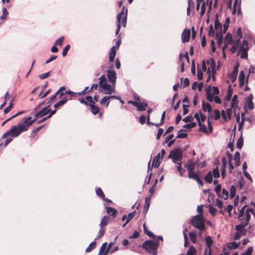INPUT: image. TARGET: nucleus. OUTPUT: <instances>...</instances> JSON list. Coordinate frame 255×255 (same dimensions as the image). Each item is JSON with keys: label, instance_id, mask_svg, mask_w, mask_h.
Masks as SVG:
<instances>
[{"label": "nucleus", "instance_id": "obj_1", "mask_svg": "<svg viewBox=\"0 0 255 255\" xmlns=\"http://www.w3.org/2000/svg\"><path fill=\"white\" fill-rule=\"evenodd\" d=\"M36 119L32 120L31 117L24 118L22 120V123H18L16 126H12L10 129L5 133L2 136V138L7 137L10 136V137L6 138L4 147L6 146L12 140V137L15 138L18 136L22 132L26 131L28 129L29 127L34 123Z\"/></svg>", "mask_w": 255, "mask_h": 255}, {"label": "nucleus", "instance_id": "obj_2", "mask_svg": "<svg viewBox=\"0 0 255 255\" xmlns=\"http://www.w3.org/2000/svg\"><path fill=\"white\" fill-rule=\"evenodd\" d=\"M246 206H243L239 211L238 219L241 222V223L236 225L235 228L238 231L242 230L249 224L251 219V211L252 209L248 208L245 210Z\"/></svg>", "mask_w": 255, "mask_h": 255}, {"label": "nucleus", "instance_id": "obj_3", "mask_svg": "<svg viewBox=\"0 0 255 255\" xmlns=\"http://www.w3.org/2000/svg\"><path fill=\"white\" fill-rule=\"evenodd\" d=\"M99 87L102 93L105 95H111L115 92L116 84H108L107 78L104 75H102L99 78Z\"/></svg>", "mask_w": 255, "mask_h": 255}, {"label": "nucleus", "instance_id": "obj_4", "mask_svg": "<svg viewBox=\"0 0 255 255\" xmlns=\"http://www.w3.org/2000/svg\"><path fill=\"white\" fill-rule=\"evenodd\" d=\"M192 225L199 230L198 236L201 237L202 233L205 229V225L203 215L199 214L195 216L191 220Z\"/></svg>", "mask_w": 255, "mask_h": 255}, {"label": "nucleus", "instance_id": "obj_5", "mask_svg": "<svg viewBox=\"0 0 255 255\" xmlns=\"http://www.w3.org/2000/svg\"><path fill=\"white\" fill-rule=\"evenodd\" d=\"M128 9H125V6L122 8V11L118 14L117 16V28L116 31V34L118 35L121 27V24L123 27H125L127 24Z\"/></svg>", "mask_w": 255, "mask_h": 255}, {"label": "nucleus", "instance_id": "obj_6", "mask_svg": "<svg viewBox=\"0 0 255 255\" xmlns=\"http://www.w3.org/2000/svg\"><path fill=\"white\" fill-rule=\"evenodd\" d=\"M142 247L153 255H156L157 253V249L159 247V243L157 241L154 242L151 240H148L143 243Z\"/></svg>", "mask_w": 255, "mask_h": 255}, {"label": "nucleus", "instance_id": "obj_7", "mask_svg": "<svg viewBox=\"0 0 255 255\" xmlns=\"http://www.w3.org/2000/svg\"><path fill=\"white\" fill-rule=\"evenodd\" d=\"M239 50L238 54L240 55V57L243 59H247L248 56V51L250 49L249 43L246 40H244L242 44L238 46Z\"/></svg>", "mask_w": 255, "mask_h": 255}, {"label": "nucleus", "instance_id": "obj_8", "mask_svg": "<svg viewBox=\"0 0 255 255\" xmlns=\"http://www.w3.org/2000/svg\"><path fill=\"white\" fill-rule=\"evenodd\" d=\"M182 151L180 148H176L172 149L169 155L168 158L172 159L174 163L181 161L182 159Z\"/></svg>", "mask_w": 255, "mask_h": 255}, {"label": "nucleus", "instance_id": "obj_9", "mask_svg": "<svg viewBox=\"0 0 255 255\" xmlns=\"http://www.w3.org/2000/svg\"><path fill=\"white\" fill-rule=\"evenodd\" d=\"M86 100L89 102V105L90 107L91 111L94 115H96L99 112V108L95 105L92 97L88 96L86 97Z\"/></svg>", "mask_w": 255, "mask_h": 255}, {"label": "nucleus", "instance_id": "obj_10", "mask_svg": "<svg viewBox=\"0 0 255 255\" xmlns=\"http://www.w3.org/2000/svg\"><path fill=\"white\" fill-rule=\"evenodd\" d=\"M107 77L108 78V81L111 83L112 84L116 83V79H117V74L116 72L111 69H109L107 71Z\"/></svg>", "mask_w": 255, "mask_h": 255}, {"label": "nucleus", "instance_id": "obj_11", "mask_svg": "<svg viewBox=\"0 0 255 255\" xmlns=\"http://www.w3.org/2000/svg\"><path fill=\"white\" fill-rule=\"evenodd\" d=\"M184 166L187 169L189 173L194 171L196 166V163L193 160L190 159L184 164Z\"/></svg>", "mask_w": 255, "mask_h": 255}, {"label": "nucleus", "instance_id": "obj_12", "mask_svg": "<svg viewBox=\"0 0 255 255\" xmlns=\"http://www.w3.org/2000/svg\"><path fill=\"white\" fill-rule=\"evenodd\" d=\"M232 111L231 108H228L226 111L222 110L221 111V115L223 119L225 121H227L228 120L231 119L232 117Z\"/></svg>", "mask_w": 255, "mask_h": 255}, {"label": "nucleus", "instance_id": "obj_13", "mask_svg": "<svg viewBox=\"0 0 255 255\" xmlns=\"http://www.w3.org/2000/svg\"><path fill=\"white\" fill-rule=\"evenodd\" d=\"M190 30L189 29H185L182 33V41L183 43L187 42L189 41L190 37Z\"/></svg>", "mask_w": 255, "mask_h": 255}, {"label": "nucleus", "instance_id": "obj_14", "mask_svg": "<svg viewBox=\"0 0 255 255\" xmlns=\"http://www.w3.org/2000/svg\"><path fill=\"white\" fill-rule=\"evenodd\" d=\"M241 0H235L233 4V13L235 14L238 10V14L241 12Z\"/></svg>", "mask_w": 255, "mask_h": 255}, {"label": "nucleus", "instance_id": "obj_15", "mask_svg": "<svg viewBox=\"0 0 255 255\" xmlns=\"http://www.w3.org/2000/svg\"><path fill=\"white\" fill-rule=\"evenodd\" d=\"M50 112V110L49 109L48 106L45 107L39 112L35 114V117L36 118L42 117Z\"/></svg>", "mask_w": 255, "mask_h": 255}, {"label": "nucleus", "instance_id": "obj_16", "mask_svg": "<svg viewBox=\"0 0 255 255\" xmlns=\"http://www.w3.org/2000/svg\"><path fill=\"white\" fill-rule=\"evenodd\" d=\"M211 86H209L206 89V98L209 102H212L215 98L214 95L211 93Z\"/></svg>", "mask_w": 255, "mask_h": 255}, {"label": "nucleus", "instance_id": "obj_17", "mask_svg": "<svg viewBox=\"0 0 255 255\" xmlns=\"http://www.w3.org/2000/svg\"><path fill=\"white\" fill-rule=\"evenodd\" d=\"M232 39V35L230 33H227L224 40V44H226V46H228L229 44H232L234 42V41H233Z\"/></svg>", "mask_w": 255, "mask_h": 255}, {"label": "nucleus", "instance_id": "obj_18", "mask_svg": "<svg viewBox=\"0 0 255 255\" xmlns=\"http://www.w3.org/2000/svg\"><path fill=\"white\" fill-rule=\"evenodd\" d=\"M245 74L244 71H241L240 72L239 76V85L240 87L244 86L245 80Z\"/></svg>", "mask_w": 255, "mask_h": 255}, {"label": "nucleus", "instance_id": "obj_19", "mask_svg": "<svg viewBox=\"0 0 255 255\" xmlns=\"http://www.w3.org/2000/svg\"><path fill=\"white\" fill-rule=\"evenodd\" d=\"M183 57H185L186 59V60L188 61L189 57H188V53L186 52L184 55L182 53H180L179 54V59H180V61L181 62V68H180V70H181V72H183L184 71V63L183 62H182V59Z\"/></svg>", "mask_w": 255, "mask_h": 255}, {"label": "nucleus", "instance_id": "obj_20", "mask_svg": "<svg viewBox=\"0 0 255 255\" xmlns=\"http://www.w3.org/2000/svg\"><path fill=\"white\" fill-rule=\"evenodd\" d=\"M116 55V46H113L111 49L109 54V61L110 62H113Z\"/></svg>", "mask_w": 255, "mask_h": 255}, {"label": "nucleus", "instance_id": "obj_21", "mask_svg": "<svg viewBox=\"0 0 255 255\" xmlns=\"http://www.w3.org/2000/svg\"><path fill=\"white\" fill-rule=\"evenodd\" d=\"M106 212L110 216H113V217H115L116 216L117 210L110 207H106Z\"/></svg>", "mask_w": 255, "mask_h": 255}, {"label": "nucleus", "instance_id": "obj_22", "mask_svg": "<svg viewBox=\"0 0 255 255\" xmlns=\"http://www.w3.org/2000/svg\"><path fill=\"white\" fill-rule=\"evenodd\" d=\"M197 234L196 231H193L189 233V237L191 242L195 244L197 242Z\"/></svg>", "mask_w": 255, "mask_h": 255}, {"label": "nucleus", "instance_id": "obj_23", "mask_svg": "<svg viewBox=\"0 0 255 255\" xmlns=\"http://www.w3.org/2000/svg\"><path fill=\"white\" fill-rule=\"evenodd\" d=\"M202 107L203 110L204 112L207 111L208 113H210L212 111V107L208 103L203 102L202 104Z\"/></svg>", "mask_w": 255, "mask_h": 255}, {"label": "nucleus", "instance_id": "obj_24", "mask_svg": "<svg viewBox=\"0 0 255 255\" xmlns=\"http://www.w3.org/2000/svg\"><path fill=\"white\" fill-rule=\"evenodd\" d=\"M235 37L238 38L236 40V41H237V43H239V42L242 37V29L241 27H239L237 29V32H236V33L235 35Z\"/></svg>", "mask_w": 255, "mask_h": 255}, {"label": "nucleus", "instance_id": "obj_25", "mask_svg": "<svg viewBox=\"0 0 255 255\" xmlns=\"http://www.w3.org/2000/svg\"><path fill=\"white\" fill-rule=\"evenodd\" d=\"M162 160H161L159 158H157V157H154L152 163V166L154 167L155 168L158 167L161 161Z\"/></svg>", "mask_w": 255, "mask_h": 255}, {"label": "nucleus", "instance_id": "obj_26", "mask_svg": "<svg viewBox=\"0 0 255 255\" xmlns=\"http://www.w3.org/2000/svg\"><path fill=\"white\" fill-rule=\"evenodd\" d=\"M234 160L235 161V164L236 166H239L240 165V154L239 151H237L234 155Z\"/></svg>", "mask_w": 255, "mask_h": 255}, {"label": "nucleus", "instance_id": "obj_27", "mask_svg": "<svg viewBox=\"0 0 255 255\" xmlns=\"http://www.w3.org/2000/svg\"><path fill=\"white\" fill-rule=\"evenodd\" d=\"M147 106L146 103L138 102V104L136 106L137 110L139 111H142L145 110V107Z\"/></svg>", "mask_w": 255, "mask_h": 255}, {"label": "nucleus", "instance_id": "obj_28", "mask_svg": "<svg viewBox=\"0 0 255 255\" xmlns=\"http://www.w3.org/2000/svg\"><path fill=\"white\" fill-rule=\"evenodd\" d=\"M176 163L177 164V169L178 171L179 172V175L180 176H183L185 172V170L182 167L181 162L178 163L177 162V163Z\"/></svg>", "mask_w": 255, "mask_h": 255}, {"label": "nucleus", "instance_id": "obj_29", "mask_svg": "<svg viewBox=\"0 0 255 255\" xmlns=\"http://www.w3.org/2000/svg\"><path fill=\"white\" fill-rule=\"evenodd\" d=\"M222 192H221V196H218L219 197L222 198L225 200L228 199L229 196V192L225 189L223 188L222 190Z\"/></svg>", "mask_w": 255, "mask_h": 255}, {"label": "nucleus", "instance_id": "obj_30", "mask_svg": "<svg viewBox=\"0 0 255 255\" xmlns=\"http://www.w3.org/2000/svg\"><path fill=\"white\" fill-rule=\"evenodd\" d=\"M213 179V175L211 171L209 172L205 177V180L208 183H211Z\"/></svg>", "mask_w": 255, "mask_h": 255}, {"label": "nucleus", "instance_id": "obj_31", "mask_svg": "<svg viewBox=\"0 0 255 255\" xmlns=\"http://www.w3.org/2000/svg\"><path fill=\"white\" fill-rule=\"evenodd\" d=\"M187 136L188 134L187 133L184 132L183 129H180L178 132L176 138H185L187 137Z\"/></svg>", "mask_w": 255, "mask_h": 255}, {"label": "nucleus", "instance_id": "obj_32", "mask_svg": "<svg viewBox=\"0 0 255 255\" xmlns=\"http://www.w3.org/2000/svg\"><path fill=\"white\" fill-rule=\"evenodd\" d=\"M109 217L107 216H105L102 219V220L101 221V223L100 224V226L102 228H103L104 227L106 226L109 222Z\"/></svg>", "mask_w": 255, "mask_h": 255}, {"label": "nucleus", "instance_id": "obj_33", "mask_svg": "<svg viewBox=\"0 0 255 255\" xmlns=\"http://www.w3.org/2000/svg\"><path fill=\"white\" fill-rule=\"evenodd\" d=\"M100 104L102 105H104L105 104V103H107L106 104V107H108L109 106V103H110V101H109V96H104L101 100H100Z\"/></svg>", "mask_w": 255, "mask_h": 255}, {"label": "nucleus", "instance_id": "obj_34", "mask_svg": "<svg viewBox=\"0 0 255 255\" xmlns=\"http://www.w3.org/2000/svg\"><path fill=\"white\" fill-rule=\"evenodd\" d=\"M237 75L238 74L237 73L232 71L230 74H229L228 78L231 80V81L233 83L236 81Z\"/></svg>", "mask_w": 255, "mask_h": 255}, {"label": "nucleus", "instance_id": "obj_35", "mask_svg": "<svg viewBox=\"0 0 255 255\" xmlns=\"http://www.w3.org/2000/svg\"><path fill=\"white\" fill-rule=\"evenodd\" d=\"M188 177L190 179H192L195 181H196L197 179L199 178L198 177L197 173L196 172H194V171L188 173Z\"/></svg>", "mask_w": 255, "mask_h": 255}, {"label": "nucleus", "instance_id": "obj_36", "mask_svg": "<svg viewBox=\"0 0 255 255\" xmlns=\"http://www.w3.org/2000/svg\"><path fill=\"white\" fill-rule=\"evenodd\" d=\"M199 126L200 127L199 131H202L204 133H207L208 130L207 129L206 126L205 124L201 123V122L199 121L198 123Z\"/></svg>", "mask_w": 255, "mask_h": 255}, {"label": "nucleus", "instance_id": "obj_37", "mask_svg": "<svg viewBox=\"0 0 255 255\" xmlns=\"http://www.w3.org/2000/svg\"><path fill=\"white\" fill-rule=\"evenodd\" d=\"M240 246V243H236L235 242H232L228 245V248L230 250L236 249L238 248Z\"/></svg>", "mask_w": 255, "mask_h": 255}, {"label": "nucleus", "instance_id": "obj_38", "mask_svg": "<svg viewBox=\"0 0 255 255\" xmlns=\"http://www.w3.org/2000/svg\"><path fill=\"white\" fill-rule=\"evenodd\" d=\"M64 39V36H61L59 37L58 39L56 40L55 42V45L56 46H59L60 47H61L63 45V42Z\"/></svg>", "mask_w": 255, "mask_h": 255}, {"label": "nucleus", "instance_id": "obj_39", "mask_svg": "<svg viewBox=\"0 0 255 255\" xmlns=\"http://www.w3.org/2000/svg\"><path fill=\"white\" fill-rule=\"evenodd\" d=\"M243 143H244V139H243L242 136L241 135V137L237 140V147L239 149H241L243 146Z\"/></svg>", "mask_w": 255, "mask_h": 255}, {"label": "nucleus", "instance_id": "obj_40", "mask_svg": "<svg viewBox=\"0 0 255 255\" xmlns=\"http://www.w3.org/2000/svg\"><path fill=\"white\" fill-rule=\"evenodd\" d=\"M205 241L207 247L210 248L213 244V240L210 236H208L206 238Z\"/></svg>", "mask_w": 255, "mask_h": 255}, {"label": "nucleus", "instance_id": "obj_41", "mask_svg": "<svg viewBox=\"0 0 255 255\" xmlns=\"http://www.w3.org/2000/svg\"><path fill=\"white\" fill-rule=\"evenodd\" d=\"M236 187L235 186L232 185L230 187V198H233L236 194Z\"/></svg>", "mask_w": 255, "mask_h": 255}, {"label": "nucleus", "instance_id": "obj_42", "mask_svg": "<svg viewBox=\"0 0 255 255\" xmlns=\"http://www.w3.org/2000/svg\"><path fill=\"white\" fill-rule=\"evenodd\" d=\"M230 21V17H227L226 18L225 23L224 25V30H223V32L224 33L226 32V31L227 30L228 28L229 25Z\"/></svg>", "mask_w": 255, "mask_h": 255}, {"label": "nucleus", "instance_id": "obj_43", "mask_svg": "<svg viewBox=\"0 0 255 255\" xmlns=\"http://www.w3.org/2000/svg\"><path fill=\"white\" fill-rule=\"evenodd\" d=\"M196 253L195 248L193 246H191L187 251L186 255H194V254Z\"/></svg>", "mask_w": 255, "mask_h": 255}, {"label": "nucleus", "instance_id": "obj_44", "mask_svg": "<svg viewBox=\"0 0 255 255\" xmlns=\"http://www.w3.org/2000/svg\"><path fill=\"white\" fill-rule=\"evenodd\" d=\"M136 213V211H134L128 214L127 216V220L126 221V223H128L135 216Z\"/></svg>", "mask_w": 255, "mask_h": 255}, {"label": "nucleus", "instance_id": "obj_45", "mask_svg": "<svg viewBox=\"0 0 255 255\" xmlns=\"http://www.w3.org/2000/svg\"><path fill=\"white\" fill-rule=\"evenodd\" d=\"M96 244V243L95 241L92 242L89 245V246L86 248L85 251L86 252H89L92 251V250H93L95 248Z\"/></svg>", "mask_w": 255, "mask_h": 255}, {"label": "nucleus", "instance_id": "obj_46", "mask_svg": "<svg viewBox=\"0 0 255 255\" xmlns=\"http://www.w3.org/2000/svg\"><path fill=\"white\" fill-rule=\"evenodd\" d=\"M196 125H197L196 123L191 122L189 124L185 125L183 127L186 128H192L195 127Z\"/></svg>", "mask_w": 255, "mask_h": 255}, {"label": "nucleus", "instance_id": "obj_47", "mask_svg": "<svg viewBox=\"0 0 255 255\" xmlns=\"http://www.w3.org/2000/svg\"><path fill=\"white\" fill-rule=\"evenodd\" d=\"M222 190L221 185L220 184H218L215 188V191L218 196H221V192Z\"/></svg>", "mask_w": 255, "mask_h": 255}, {"label": "nucleus", "instance_id": "obj_48", "mask_svg": "<svg viewBox=\"0 0 255 255\" xmlns=\"http://www.w3.org/2000/svg\"><path fill=\"white\" fill-rule=\"evenodd\" d=\"M183 85V88H185V87L189 86L190 81L188 78H185L184 79L183 78L181 79Z\"/></svg>", "mask_w": 255, "mask_h": 255}, {"label": "nucleus", "instance_id": "obj_49", "mask_svg": "<svg viewBox=\"0 0 255 255\" xmlns=\"http://www.w3.org/2000/svg\"><path fill=\"white\" fill-rule=\"evenodd\" d=\"M233 94V89H231V86H230L228 89V92L226 96V98L228 100H230L232 97Z\"/></svg>", "mask_w": 255, "mask_h": 255}, {"label": "nucleus", "instance_id": "obj_50", "mask_svg": "<svg viewBox=\"0 0 255 255\" xmlns=\"http://www.w3.org/2000/svg\"><path fill=\"white\" fill-rule=\"evenodd\" d=\"M96 194L104 199V197H105V195L102 190V189L100 188H98L96 189Z\"/></svg>", "mask_w": 255, "mask_h": 255}, {"label": "nucleus", "instance_id": "obj_51", "mask_svg": "<svg viewBox=\"0 0 255 255\" xmlns=\"http://www.w3.org/2000/svg\"><path fill=\"white\" fill-rule=\"evenodd\" d=\"M213 114L214 118L215 120H218L221 117L220 112L218 110H215Z\"/></svg>", "mask_w": 255, "mask_h": 255}, {"label": "nucleus", "instance_id": "obj_52", "mask_svg": "<svg viewBox=\"0 0 255 255\" xmlns=\"http://www.w3.org/2000/svg\"><path fill=\"white\" fill-rule=\"evenodd\" d=\"M212 175L215 178H218L220 176V173L218 167H216L213 170Z\"/></svg>", "mask_w": 255, "mask_h": 255}, {"label": "nucleus", "instance_id": "obj_53", "mask_svg": "<svg viewBox=\"0 0 255 255\" xmlns=\"http://www.w3.org/2000/svg\"><path fill=\"white\" fill-rule=\"evenodd\" d=\"M237 99L238 97L236 95H235L232 100L231 106L233 108L237 104Z\"/></svg>", "mask_w": 255, "mask_h": 255}, {"label": "nucleus", "instance_id": "obj_54", "mask_svg": "<svg viewBox=\"0 0 255 255\" xmlns=\"http://www.w3.org/2000/svg\"><path fill=\"white\" fill-rule=\"evenodd\" d=\"M239 44V43H237V41H236L232 44H233V46L231 48V50L232 53H235L237 51Z\"/></svg>", "mask_w": 255, "mask_h": 255}, {"label": "nucleus", "instance_id": "obj_55", "mask_svg": "<svg viewBox=\"0 0 255 255\" xmlns=\"http://www.w3.org/2000/svg\"><path fill=\"white\" fill-rule=\"evenodd\" d=\"M228 156L230 159V161H229V170L230 171V172H232V169H234V165L233 164L231 163V159L232 158V155L231 154H230V153H228Z\"/></svg>", "mask_w": 255, "mask_h": 255}, {"label": "nucleus", "instance_id": "obj_56", "mask_svg": "<svg viewBox=\"0 0 255 255\" xmlns=\"http://www.w3.org/2000/svg\"><path fill=\"white\" fill-rule=\"evenodd\" d=\"M2 12H3L2 15H1L0 17V19H4L8 14V12L7 11V9L5 7L2 8Z\"/></svg>", "mask_w": 255, "mask_h": 255}, {"label": "nucleus", "instance_id": "obj_57", "mask_svg": "<svg viewBox=\"0 0 255 255\" xmlns=\"http://www.w3.org/2000/svg\"><path fill=\"white\" fill-rule=\"evenodd\" d=\"M13 105V104L12 101H11L10 103L9 104L8 106L7 107H6L5 109H4V110L3 111L4 113L5 114L7 113L8 112H9L10 111V110L11 109Z\"/></svg>", "mask_w": 255, "mask_h": 255}, {"label": "nucleus", "instance_id": "obj_58", "mask_svg": "<svg viewBox=\"0 0 255 255\" xmlns=\"http://www.w3.org/2000/svg\"><path fill=\"white\" fill-rule=\"evenodd\" d=\"M206 11V4L205 2H203L201 5V11L200 14L201 15H203Z\"/></svg>", "mask_w": 255, "mask_h": 255}, {"label": "nucleus", "instance_id": "obj_59", "mask_svg": "<svg viewBox=\"0 0 255 255\" xmlns=\"http://www.w3.org/2000/svg\"><path fill=\"white\" fill-rule=\"evenodd\" d=\"M70 46L69 44L66 45L63 50L62 56H65L67 55L68 51L69 50Z\"/></svg>", "mask_w": 255, "mask_h": 255}, {"label": "nucleus", "instance_id": "obj_60", "mask_svg": "<svg viewBox=\"0 0 255 255\" xmlns=\"http://www.w3.org/2000/svg\"><path fill=\"white\" fill-rule=\"evenodd\" d=\"M163 131H164V130L163 128H160L158 129L157 134H156L157 139H159L160 138L161 135L163 133Z\"/></svg>", "mask_w": 255, "mask_h": 255}, {"label": "nucleus", "instance_id": "obj_61", "mask_svg": "<svg viewBox=\"0 0 255 255\" xmlns=\"http://www.w3.org/2000/svg\"><path fill=\"white\" fill-rule=\"evenodd\" d=\"M193 117L192 116H188L185 118H184L183 119V121L187 123H191L192 120H193Z\"/></svg>", "mask_w": 255, "mask_h": 255}, {"label": "nucleus", "instance_id": "obj_62", "mask_svg": "<svg viewBox=\"0 0 255 255\" xmlns=\"http://www.w3.org/2000/svg\"><path fill=\"white\" fill-rule=\"evenodd\" d=\"M247 105L248 108L251 110L254 109V104L252 101H247Z\"/></svg>", "mask_w": 255, "mask_h": 255}, {"label": "nucleus", "instance_id": "obj_63", "mask_svg": "<svg viewBox=\"0 0 255 255\" xmlns=\"http://www.w3.org/2000/svg\"><path fill=\"white\" fill-rule=\"evenodd\" d=\"M105 232V230L103 229V228L101 227V229L98 233V235L97 236L96 238H95V240L98 239L100 238L104 234Z\"/></svg>", "mask_w": 255, "mask_h": 255}, {"label": "nucleus", "instance_id": "obj_64", "mask_svg": "<svg viewBox=\"0 0 255 255\" xmlns=\"http://www.w3.org/2000/svg\"><path fill=\"white\" fill-rule=\"evenodd\" d=\"M198 79L199 80H201L203 79V72L202 71L198 68L197 74Z\"/></svg>", "mask_w": 255, "mask_h": 255}]
</instances>
